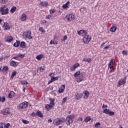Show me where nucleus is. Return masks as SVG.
Wrapping results in <instances>:
<instances>
[{
  "instance_id": "obj_59",
  "label": "nucleus",
  "mask_w": 128,
  "mask_h": 128,
  "mask_svg": "<svg viewBox=\"0 0 128 128\" xmlns=\"http://www.w3.org/2000/svg\"><path fill=\"white\" fill-rule=\"evenodd\" d=\"M106 44V42L102 43V44H101L100 48H102V46H104Z\"/></svg>"
},
{
  "instance_id": "obj_62",
  "label": "nucleus",
  "mask_w": 128,
  "mask_h": 128,
  "mask_svg": "<svg viewBox=\"0 0 128 128\" xmlns=\"http://www.w3.org/2000/svg\"><path fill=\"white\" fill-rule=\"evenodd\" d=\"M110 46H106L104 48V50H107V48H108Z\"/></svg>"
},
{
  "instance_id": "obj_32",
  "label": "nucleus",
  "mask_w": 128,
  "mask_h": 128,
  "mask_svg": "<svg viewBox=\"0 0 128 128\" xmlns=\"http://www.w3.org/2000/svg\"><path fill=\"white\" fill-rule=\"evenodd\" d=\"M20 44V41H17L15 43H14V48H18Z\"/></svg>"
},
{
  "instance_id": "obj_43",
  "label": "nucleus",
  "mask_w": 128,
  "mask_h": 128,
  "mask_svg": "<svg viewBox=\"0 0 128 128\" xmlns=\"http://www.w3.org/2000/svg\"><path fill=\"white\" fill-rule=\"evenodd\" d=\"M56 12V10L53 9L50 10V14H54Z\"/></svg>"
},
{
  "instance_id": "obj_64",
  "label": "nucleus",
  "mask_w": 128,
  "mask_h": 128,
  "mask_svg": "<svg viewBox=\"0 0 128 128\" xmlns=\"http://www.w3.org/2000/svg\"><path fill=\"white\" fill-rule=\"evenodd\" d=\"M42 30H43V29H42V27H41V28H39V30H40V32H42Z\"/></svg>"
},
{
  "instance_id": "obj_5",
  "label": "nucleus",
  "mask_w": 128,
  "mask_h": 128,
  "mask_svg": "<svg viewBox=\"0 0 128 128\" xmlns=\"http://www.w3.org/2000/svg\"><path fill=\"white\" fill-rule=\"evenodd\" d=\"M6 6H3L0 8V12H2V16H4L6 14H8V8H6Z\"/></svg>"
},
{
  "instance_id": "obj_2",
  "label": "nucleus",
  "mask_w": 128,
  "mask_h": 128,
  "mask_svg": "<svg viewBox=\"0 0 128 128\" xmlns=\"http://www.w3.org/2000/svg\"><path fill=\"white\" fill-rule=\"evenodd\" d=\"M76 16L72 13H70L66 15L65 18L67 22H72L74 20Z\"/></svg>"
},
{
  "instance_id": "obj_10",
  "label": "nucleus",
  "mask_w": 128,
  "mask_h": 128,
  "mask_svg": "<svg viewBox=\"0 0 128 128\" xmlns=\"http://www.w3.org/2000/svg\"><path fill=\"white\" fill-rule=\"evenodd\" d=\"M78 34L80 36H86L87 34L86 31L84 30L78 31Z\"/></svg>"
},
{
  "instance_id": "obj_54",
  "label": "nucleus",
  "mask_w": 128,
  "mask_h": 128,
  "mask_svg": "<svg viewBox=\"0 0 128 128\" xmlns=\"http://www.w3.org/2000/svg\"><path fill=\"white\" fill-rule=\"evenodd\" d=\"M54 76V73H50V76L51 78H52V76Z\"/></svg>"
},
{
  "instance_id": "obj_58",
  "label": "nucleus",
  "mask_w": 128,
  "mask_h": 128,
  "mask_svg": "<svg viewBox=\"0 0 128 128\" xmlns=\"http://www.w3.org/2000/svg\"><path fill=\"white\" fill-rule=\"evenodd\" d=\"M114 60H112L109 64H113L114 65Z\"/></svg>"
},
{
  "instance_id": "obj_45",
  "label": "nucleus",
  "mask_w": 128,
  "mask_h": 128,
  "mask_svg": "<svg viewBox=\"0 0 128 128\" xmlns=\"http://www.w3.org/2000/svg\"><path fill=\"white\" fill-rule=\"evenodd\" d=\"M8 0H0V2L1 4H6L8 2Z\"/></svg>"
},
{
  "instance_id": "obj_28",
  "label": "nucleus",
  "mask_w": 128,
  "mask_h": 128,
  "mask_svg": "<svg viewBox=\"0 0 128 128\" xmlns=\"http://www.w3.org/2000/svg\"><path fill=\"white\" fill-rule=\"evenodd\" d=\"M26 42H22L20 44V48H26Z\"/></svg>"
},
{
  "instance_id": "obj_52",
  "label": "nucleus",
  "mask_w": 128,
  "mask_h": 128,
  "mask_svg": "<svg viewBox=\"0 0 128 128\" xmlns=\"http://www.w3.org/2000/svg\"><path fill=\"white\" fill-rule=\"evenodd\" d=\"M122 54H124V55L128 54V52H126V50H123L122 52Z\"/></svg>"
},
{
  "instance_id": "obj_21",
  "label": "nucleus",
  "mask_w": 128,
  "mask_h": 128,
  "mask_svg": "<svg viewBox=\"0 0 128 128\" xmlns=\"http://www.w3.org/2000/svg\"><path fill=\"white\" fill-rule=\"evenodd\" d=\"M36 116H38L39 118H44V115L42 114V112L40 111H38L36 112Z\"/></svg>"
},
{
  "instance_id": "obj_40",
  "label": "nucleus",
  "mask_w": 128,
  "mask_h": 128,
  "mask_svg": "<svg viewBox=\"0 0 128 128\" xmlns=\"http://www.w3.org/2000/svg\"><path fill=\"white\" fill-rule=\"evenodd\" d=\"M22 122L23 124H30V121L27 120H22Z\"/></svg>"
},
{
  "instance_id": "obj_42",
  "label": "nucleus",
  "mask_w": 128,
  "mask_h": 128,
  "mask_svg": "<svg viewBox=\"0 0 128 128\" xmlns=\"http://www.w3.org/2000/svg\"><path fill=\"white\" fill-rule=\"evenodd\" d=\"M20 84H24V86H27L28 84L26 81H21Z\"/></svg>"
},
{
  "instance_id": "obj_60",
  "label": "nucleus",
  "mask_w": 128,
  "mask_h": 128,
  "mask_svg": "<svg viewBox=\"0 0 128 128\" xmlns=\"http://www.w3.org/2000/svg\"><path fill=\"white\" fill-rule=\"evenodd\" d=\"M14 60H16V58H18V56L16 55V56L13 58Z\"/></svg>"
},
{
  "instance_id": "obj_46",
  "label": "nucleus",
  "mask_w": 128,
  "mask_h": 128,
  "mask_svg": "<svg viewBox=\"0 0 128 128\" xmlns=\"http://www.w3.org/2000/svg\"><path fill=\"white\" fill-rule=\"evenodd\" d=\"M66 100H68V98H66V97L62 99V104H64L66 102Z\"/></svg>"
},
{
  "instance_id": "obj_26",
  "label": "nucleus",
  "mask_w": 128,
  "mask_h": 128,
  "mask_svg": "<svg viewBox=\"0 0 128 128\" xmlns=\"http://www.w3.org/2000/svg\"><path fill=\"white\" fill-rule=\"evenodd\" d=\"M80 75H82V74H80V71H78L74 74V76L76 78L80 76Z\"/></svg>"
},
{
  "instance_id": "obj_9",
  "label": "nucleus",
  "mask_w": 128,
  "mask_h": 128,
  "mask_svg": "<svg viewBox=\"0 0 128 128\" xmlns=\"http://www.w3.org/2000/svg\"><path fill=\"white\" fill-rule=\"evenodd\" d=\"M10 108H6L1 111L2 114L6 116V114H10Z\"/></svg>"
},
{
  "instance_id": "obj_35",
  "label": "nucleus",
  "mask_w": 128,
  "mask_h": 128,
  "mask_svg": "<svg viewBox=\"0 0 128 128\" xmlns=\"http://www.w3.org/2000/svg\"><path fill=\"white\" fill-rule=\"evenodd\" d=\"M110 32H114L116 30V26H112L110 29Z\"/></svg>"
},
{
  "instance_id": "obj_63",
  "label": "nucleus",
  "mask_w": 128,
  "mask_h": 128,
  "mask_svg": "<svg viewBox=\"0 0 128 128\" xmlns=\"http://www.w3.org/2000/svg\"><path fill=\"white\" fill-rule=\"evenodd\" d=\"M52 122V119L48 120V122Z\"/></svg>"
},
{
  "instance_id": "obj_51",
  "label": "nucleus",
  "mask_w": 128,
  "mask_h": 128,
  "mask_svg": "<svg viewBox=\"0 0 128 128\" xmlns=\"http://www.w3.org/2000/svg\"><path fill=\"white\" fill-rule=\"evenodd\" d=\"M78 122H82V118L79 117L78 120H77Z\"/></svg>"
},
{
  "instance_id": "obj_39",
  "label": "nucleus",
  "mask_w": 128,
  "mask_h": 128,
  "mask_svg": "<svg viewBox=\"0 0 128 128\" xmlns=\"http://www.w3.org/2000/svg\"><path fill=\"white\" fill-rule=\"evenodd\" d=\"M18 56V58H24V54H17Z\"/></svg>"
},
{
  "instance_id": "obj_57",
  "label": "nucleus",
  "mask_w": 128,
  "mask_h": 128,
  "mask_svg": "<svg viewBox=\"0 0 128 128\" xmlns=\"http://www.w3.org/2000/svg\"><path fill=\"white\" fill-rule=\"evenodd\" d=\"M108 108V106L106 105L103 104V106H102V108Z\"/></svg>"
},
{
  "instance_id": "obj_50",
  "label": "nucleus",
  "mask_w": 128,
  "mask_h": 128,
  "mask_svg": "<svg viewBox=\"0 0 128 128\" xmlns=\"http://www.w3.org/2000/svg\"><path fill=\"white\" fill-rule=\"evenodd\" d=\"M109 68H114V65L112 64H108Z\"/></svg>"
},
{
  "instance_id": "obj_8",
  "label": "nucleus",
  "mask_w": 128,
  "mask_h": 128,
  "mask_svg": "<svg viewBox=\"0 0 128 128\" xmlns=\"http://www.w3.org/2000/svg\"><path fill=\"white\" fill-rule=\"evenodd\" d=\"M104 114H109V116H114V112L110 111L108 109H104L103 110Z\"/></svg>"
},
{
  "instance_id": "obj_29",
  "label": "nucleus",
  "mask_w": 128,
  "mask_h": 128,
  "mask_svg": "<svg viewBox=\"0 0 128 128\" xmlns=\"http://www.w3.org/2000/svg\"><path fill=\"white\" fill-rule=\"evenodd\" d=\"M45 108L46 110L48 111L50 110H51V108H52V105L46 104Z\"/></svg>"
},
{
  "instance_id": "obj_55",
  "label": "nucleus",
  "mask_w": 128,
  "mask_h": 128,
  "mask_svg": "<svg viewBox=\"0 0 128 128\" xmlns=\"http://www.w3.org/2000/svg\"><path fill=\"white\" fill-rule=\"evenodd\" d=\"M31 116H36V114L34 113V112H33Z\"/></svg>"
},
{
  "instance_id": "obj_12",
  "label": "nucleus",
  "mask_w": 128,
  "mask_h": 128,
  "mask_svg": "<svg viewBox=\"0 0 128 128\" xmlns=\"http://www.w3.org/2000/svg\"><path fill=\"white\" fill-rule=\"evenodd\" d=\"M28 106V103L26 102H24L20 104V108H26Z\"/></svg>"
},
{
  "instance_id": "obj_19",
  "label": "nucleus",
  "mask_w": 128,
  "mask_h": 128,
  "mask_svg": "<svg viewBox=\"0 0 128 128\" xmlns=\"http://www.w3.org/2000/svg\"><path fill=\"white\" fill-rule=\"evenodd\" d=\"M64 88H66V86L65 85H62L61 88H59L58 92L60 94H62V92H64Z\"/></svg>"
},
{
  "instance_id": "obj_6",
  "label": "nucleus",
  "mask_w": 128,
  "mask_h": 128,
  "mask_svg": "<svg viewBox=\"0 0 128 128\" xmlns=\"http://www.w3.org/2000/svg\"><path fill=\"white\" fill-rule=\"evenodd\" d=\"M91 40L92 36H90V35L86 34V36L83 38V42L84 44H88V42H90Z\"/></svg>"
},
{
  "instance_id": "obj_22",
  "label": "nucleus",
  "mask_w": 128,
  "mask_h": 128,
  "mask_svg": "<svg viewBox=\"0 0 128 128\" xmlns=\"http://www.w3.org/2000/svg\"><path fill=\"white\" fill-rule=\"evenodd\" d=\"M40 6H46L48 5V2L46 1L44 2H40Z\"/></svg>"
},
{
  "instance_id": "obj_34",
  "label": "nucleus",
  "mask_w": 128,
  "mask_h": 128,
  "mask_svg": "<svg viewBox=\"0 0 128 128\" xmlns=\"http://www.w3.org/2000/svg\"><path fill=\"white\" fill-rule=\"evenodd\" d=\"M44 58V55L42 54H40L38 55L36 57V58L38 60H42V58Z\"/></svg>"
},
{
  "instance_id": "obj_33",
  "label": "nucleus",
  "mask_w": 128,
  "mask_h": 128,
  "mask_svg": "<svg viewBox=\"0 0 128 128\" xmlns=\"http://www.w3.org/2000/svg\"><path fill=\"white\" fill-rule=\"evenodd\" d=\"M92 120V118H90V116H86L84 120V122H90V120Z\"/></svg>"
},
{
  "instance_id": "obj_61",
  "label": "nucleus",
  "mask_w": 128,
  "mask_h": 128,
  "mask_svg": "<svg viewBox=\"0 0 128 128\" xmlns=\"http://www.w3.org/2000/svg\"><path fill=\"white\" fill-rule=\"evenodd\" d=\"M42 24H46V20H42Z\"/></svg>"
},
{
  "instance_id": "obj_36",
  "label": "nucleus",
  "mask_w": 128,
  "mask_h": 128,
  "mask_svg": "<svg viewBox=\"0 0 128 128\" xmlns=\"http://www.w3.org/2000/svg\"><path fill=\"white\" fill-rule=\"evenodd\" d=\"M16 10V7L13 6L11 10H10V12L12 14H14V12Z\"/></svg>"
},
{
  "instance_id": "obj_14",
  "label": "nucleus",
  "mask_w": 128,
  "mask_h": 128,
  "mask_svg": "<svg viewBox=\"0 0 128 128\" xmlns=\"http://www.w3.org/2000/svg\"><path fill=\"white\" fill-rule=\"evenodd\" d=\"M58 80V76H57V77L52 76L50 80L48 82V84H52V82H56V80Z\"/></svg>"
},
{
  "instance_id": "obj_17",
  "label": "nucleus",
  "mask_w": 128,
  "mask_h": 128,
  "mask_svg": "<svg viewBox=\"0 0 128 128\" xmlns=\"http://www.w3.org/2000/svg\"><path fill=\"white\" fill-rule=\"evenodd\" d=\"M4 30H10V24H8V22L4 23Z\"/></svg>"
},
{
  "instance_id": "obj_18",
  "label": "nucleus",
  "mask_w": 128,
  "mask_h": 128,
  "mask_svg": "<svg viewBox=\"0 0 128 128\" xmlns=\"http://www.w3.org/2000/svg\"><path fill=\"white\" fill-rule=\"evenodd\" d=\"M18 64V62H16L15 61H12L10 63V66H13V68H16Z\"/></svg>"
},
{
  "instance_id": "obj_31",
  "label": "nucleus",
  "mask_w": 128,
  "mask_h": 128,
  "mask_svg": "<svg viewBox=\"0 0 128 128\" xmlns=\"http://www.w3.org/2000/svg\"><path fill=\"white\" fill-rule=\"evenodd\" d=\"M12 40L13 38L12 37V36H8L7 37L6 42H12Z\"/></svg>"
},
{
  "instance_id": "obj_48",
  "label": "nucleus",
  "mask_w": 128,
  "mask_h": 128,
  "mask_svg": "<svg viewBox=\"0 0 128 128\" xmlns=\"http://www.w3.org/2000/svg\"><path fill=\"white\" fill-rule=\"evenodd\" d=\"M5 100H6V97L3 96L2 98H1V102H4Z\"/></svg>"
},
{
  "instance_id": "obj_47",
  "label": "nucleus",
  "mask_w": 128,
  "mask_h": 128,
  "mask_svg": "<svg viewBox=\"0 0 128 128\" xmlns=\"http://www.w3.org/2000/svg\"><path fill=\"white\" fill-rule=\"evenodd\" d=\"M40 72H44V66H41L40 67Z\"/></svg>"
},
{
  "instance_id": "obj_25",
  "label": "nucleus",
  "mask_w": 128,
  "mask_h": 128,
  "mask_svg": "<svg viewBox=\"0 0 128 128\" xmlns=\"http://www.w3.org/2000/svg\"><path fill=\"white\" fill-rule=\"evenodd\" d=\"M14 96V92L13 91H10V92L9 93L8 95L9 98H12Z\"/></svg>"
},
{
  "instance_id": "obj_23",
  "label": "nucleus",
  "mask_w": 128,
  "mask_h": 128,
  "mask_svg": "<svg viewBox=\"0 0 128 128\" xmlns=\"http://www.w3.org/2000/svg\"><path fill=\"white\" fill-rule=\"evenodd\" d=\"M70 1L67 2L65 4L62 6L63 8H68V4H70Z\"/></svg>"
},
{
  "instance_id": "obj_24",
  "label": "nucleus",
  "mask_w": 128,
  "mask_h": 128,
  "mask_svg": "<svg viewBox=\"0 0 128 128\" xmlns=\"http://www.w3.org/2000/svg\"><path fill=\"white\" fill-rule=\"evenodd\" d=\"M8 70V66H4L2 70V72H6Z\"/></svg>"
},
{
  "instance_id": "obj_53",
  "label": "nucleus",
  "mask_w": 128,
  "mask_h": 128,
  "mask_svg": "<svg viewBox=\"0 0 128 128\" xmlns=\"http://www.w3.org/2000/svg\"><path fill=\"white\" fill-rule=\"evenodd\" d=\"M63 40H64V42L65 40H68V36H64Z\"/></svg>"
},
{
  "instance_id": "obj_4",
  "label": "nucleus",
  "mask_w": 128,
  "mask_h": 128,
  "mask_svg": "<svg viewBox=\"0 0 128 128\" xmlns=\"http://www.w3.org/2000/svg\"><path fill=\"white\" fill-rule=\"evenodd\" d=\"M23 36L24 38L32 40V32H30V30H26L23 33Z\"/></svg>"
},
{
  "instance_id": "obj_11",
  "label": "nucleus",
  "mask_w": 128,
  "mask_h": 128,
  "mask_svg": "<svg viewBox=\"0 0 128 128\" xmlns=\"http://www.w3.org/2000/svg\"><path fill=\"white\" fill-rule=\"evenodd\" d=\"M76 80L77 82H82V80H84V75L81 74V75H80L78 77H76Z\"/></svg>"
},
{
  "instance_id": "obj_44",
  "label": "nucleus",
  "mask_w": 128,
  "mask_h": 128,
  "mask_svg": "<svg viewBox=\"0 0 128 128\" xmlns=\"http://www.w3.org/2000/svg\"><path fill=\"white\" fill-rule=\"evenodd\" d=\"M52 15H48V16H46V20H52Z\"/></svg>"
},
{
  "instance_id": "obj_3",
  "label": "nucleus",
  "mask_w": 128,
  "mask_h": 128,
  "mask_svg": "<svg viewBox=\"0 0 128 128\" xmlns=\"http://www.w3.org/2000/svg\"><path fill=\"white\" fill-rule=\"evenodd\" d=\"M66 122V118H60L56 119L54 121V124L55 126H60V124H62V122Z\"/></svg>"
},
{
  "instance_id": "obj_16",
  "label": "nucleus",
  "mask_w": 128,
  "mask_h": 128,
  "mask_svg": "<svg viewBox=\"0 0 128 128\" xmlns=\"http://www.w3.org/2000/svg\"><path fill=\"white\" fill-rule=\"evenodd\" d=\"M84 100H87L88 98L90 96V92H88V90H86L84 92Z\"/></svg>"
},
{
  "instance_id": "obj_30",
  "label": "nucleus",
  "mask_w": 128,
  "mask_h": 128,
  "mask_svg": "<svg viewBox=\"0 0 128 128\" xmlns=\"http://www.w3.org/2000/svg\"><path fill=\"white\" fill-rule=\"evenodd\" d=\"M82 62H92V58H84Z\"/></svg>"
},
{
  "instance_id": "obj_41",
  "label": "nucleus",
  "mask_w": 128,
  "mask_h": 128,
  "mask_svg": "<svg viewBox=\"0 0 128 128\" xmlns=\"http://www.w3.org/2000/svg\"><path fill=\"white\" fill-rule=\"evenodd\" d=\"M100 122H96V124H95V127L96 128H100Z\"/></svg>"
},
{
  "instance_id": "obj_7",
  "label": "nucleus",
  "mask_w": 128,
  "mask_h": 128,
  "mask_svg": "<svg viewBox=\"0 0 128 128\" xmlns=\"http://www.w3.org/2000/svg\"><path fill=\"white\" fill-rule=\"evenodd\" d=\"M126 82V77H124V78L120 80L117 85L118 88H120L122 84H124Z\"/></svg>"
},
{
  "instance_id": "obj_37",
  "label": "nucleus",
  "mask_w": 128,
  "mask_h": 128,
  "mask_svg": "<svg viewBox=\"0 0 128 128\" xmlns=\"http://www.w3.org/2000/svg\"><path fill=\"white\" fill-rule=\"evenodd\" d=\"M50 106H54V99H50Z\"/></svg>"
},
{
  "instance_id": "obj_20",
  "label": "nucleus",
  "mask_w": 128,
  "mask_h": 128,
  "mask_svg": "<svg viewBox=\"0 0 128 128\" xmlns=\"http://www.w3.org/2000/svg\"><path fill=\"white\" fill-rule=\"evenodd\" d=\"M82 94L80 93H78L76 94V98L77 100H80V98H82Z\"/></svg>"
},
{
  "instance_id": "obj_56",
  "label": "nucleus",
  "mask_w": 128,
  "mask_h": 128,
  "mask_svg": "<svg viewBox=\"0 0 128 128\" xmlns=\"http://www.w3.org/2000/svg\"><path fill=\"white\" fill-rule=\"evenodd\" d=\"M50 44H54V41L51 40L50 42Z\"/></svg>"
},
{
  "instance_id": "obj_38",
  "label": "nucleus",
  "mask_w": 128,
  "mask_h": 128,
  "mask_svg": "<svg viewBox=\"0 0 128 128\" xmlns=\"http://www.w3.org/2000/svg\"><path fill=\"white\" fill-rule=\"evenodd\" d=\"M16 76V72L14 71L12 72L11 78H14V76Z\"/></svg>"
},
{
  "instance_id": "obj_13",
  "label": "nucleus",
  "mask_w": 128,
  "mask_h": 128,
  "mask_svg": "<svg viewBox=\"0 0 128 128\" xmlns=\"http://www.w3.org/2000/svg\"><path fill=\"white\" fill-rule=\"evenodd\" d=\"M78 66H80V64L78 63H76L72 66L70 68V70H71V72H74L76 70V68Z\"/></svg>"
},
{
  "instance_id": "obj_27",
  "label": "nucleus",
  "mask_w": 128,
  "mask_h": 128,
  "mask_svg": "<svg viewBox=\"0 0 128 128\" xmlns=\"http://www.w3.org/2000/svg\"><path fill=\"white\" fill-rule=\"evenodd\" d=\"M10 58V56H2L0 58V60L2 61V60H7Z\"/></svg>"
},
{
  "instance_id": "obj_49",
  "label": "nucleus",
  "mask_w": 128,
  "mask_h": 128,
  "mask_svg": "<svg viewBox=\"0 0 128 128\" xmlns=\"http://www.w3.org/2000/svg\"><path fill=\"white\" fill-rule=\"evenodd\" d=\"M10 123H8L5 125L4 128H10Z\"/></svg>"
},
{
  "instance_id": "obj_15",
  "label": "nucleus",
  "mask_w": 128,
  "mask_h": 128,
  "mask_svg": "<svg viewBox=\"0 0 128 128\" xmlns=\"http://www.w3.org/2000/svg\"><path fill=\"white\" fill-rule=\"evenodd\" d=\"M20 20L21 22H24V20H26V14H22L21 16Z\"/></svg>"
},
{
  "instance_id": "obj_1",
  "label": "nucleus",
  "mask_w": 128,
  "mask_h": 128,
  "mask_svg": "<svg viewBox=\"0 0 128 128\" xmlns=\"http://www.w3.org/2000/svg\"><path fill=\"white\" fill-rule=\"evenodd\" d=\"M74 118H76V116L74 114L68 116L66 119H65L66 124L68 126H70V124H72V122H74Z\"/></svg>"
}]
</instances>
